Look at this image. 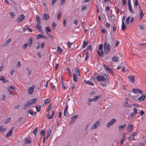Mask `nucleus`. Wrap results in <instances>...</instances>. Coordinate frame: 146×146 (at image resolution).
I'll return each instance as SVG.
<instances>
[{
    "mask_svg": "<svg viewBox=\"0 0 146 146\" xmlns=\"http://www.w3.org/2000/svg\"><path fill=\"white\" fill-rule=\"evenodd\" d=\"M109 78L108 75L104 73H103L102 75H98L96 77V79L98 81L102 82L105 81H108Z\"/></svg>",
    "mask_w": 146,
    "mask_h": 146,
    "instance_id": "f257e3e1",
    "label": "nucleus"
},
{
    "mask_svg": "<svg viewBox=\"0 0 146 146\" xmlns=\"http://www.w3.org/2000/svg\"><path fill=\"white\" fill-rule=\"evenodd\" d=\"M36 100L37 99L36 98L30 100L25 104L23 107V109H25L31 105L35 104L36 102Z\"/></svg>",
    "mask_w": 146,
    "mask_h": 146,
    "instance_id": "f03ea898",
    "label": "nucleus"
},
{
    "mask_svg": "<svg viewBox=\"0 0 146 146\" xmlns=\"http://www.w3.org/2000/svg\"><path fill=\"white\" fill-rule=\"evenodd\" d=\"M104 48L105 53L107 54L110 51V44H108L106 42L104 44Z\"/></svg>",
    "mask_w": 146,
    "mask_h": 146,
    "instance_id": "7ed1b4c3",
    "label": "nucleus"
},
{
    "mask_svg": "<svg viewBox=\"0 0 146 146\" xmlns=\"http://www.w3.org/2000/svg\"><path fill=\"white\" fill-rule=\"evenodd\" d=\"M100 124V122L98 121H97L95 123L94 125L92 126L91 127L90 129L91 130L95 129L97 128L99 126Z\"/></svg>",
    "mask_w": 146,
    "mask_h": 146,
    "instance_id": "20e7f679",
    "label": "nucleus"
},
{
    "mask_svg": "<svg viewBox=\"0 0 146 146\" xmlns=\"http://www.w3.org/2000/svg\"><path fill=\"white\" fill-rule=\"evenodd\" d=\"M116 121V119H111L110 122L107 123L106 127L108 128H109Z\"/></svg>",
    "mask_w": 146,
    "mask_h": 146,
    "instance_id": "39448f33",
    "label": "nucleus"
},
{
    "mask_svg": "<svg viewBox=\"0 0 146 146\" xmlns=\"http://www.w3.org/2000/svg\"><path fill=\"white\" fill-rule=\"evenodd\" d=\"M25 16L23 14L20 15L18 18L17 19V23H19L22 22L25 18Z\"/></svg>",
    "mask_w": 146,
    "mask_h": 146,
    "instance_id": "423d86ee",
    "label": "nucleus"
},
{
    "mask_svg": "<svg viewBox=\"0 0 146 146\" xmlns=\"http://www.w3.org/2000/svg\"><path fill=\"white\" fill-rule=\"evenodd\" d=\"M35 88V87L34 85L30 87L28 90V93L29 94H32Z\"/></svg>",
    "mask_w": 146,
    "mask_h": 146,
    "instance_id": "0eeeda50",
    "label": "nucleus"
},
{
    "mask_svg": "<svg viewBox=\"0 0 146 146\" xmlns=\"http://www.w3.org/2000/svg\"><path fill=\"white\" fill-rule=\"evenodd\" d=\"M146 96L145 95H142L140 97L137 98V100H136V102L138 101L139 102H141L143 101L144 99L145 98Z\"/></svg>",
    "mask_w": 146,
    "mask_h": 146,
    "instance_id": "6e6552de",
    "label": "nucleus"
},
{
    "mask_svg": "<svg viewBox=\"0 0 146 146\" xmlns=\"http://www.w3.org/2000/svg\"><path fill=\"white\" fill-rule=\"evenodd\" d=\"M49 18V16L46 14H44L43 15L42 19L43 20L46 21Z\"/></svg>",
    "mask_w": 146,
    "mask_h": 146,
    "instance_id": "1a4fd4ad",
    "label": "nucleus"
},
{
    "mask_svg": "<svg viewBox=\"0 0 146 146\" xmlns=\"http://www.w3.org/2000/svg\"><path fill=\"white\" fill-rule=\"evenodd\" d=\"M132 90L133 92L135 93H138L139 94H143V92L141 90L136 88L133 89Z\"/></svg>",
    "mask_w": 146,
    "mask_h": 146,
    "instance_id": "9d476101",
    "label": "nucleus"
},
{
    "mask_svg": "<svg viewBox=\"0 0 146 146\" xmlns=\"http://www.w3.org/2000/svg\"><path fill=\"white\" fill-rule=\"evenodd\" d=\"M128 78L130 82L133 83L135 82V78L134 76L133 75L129 76Z\"/></svg>",
    "mask_w": 146,
    "mask_h": 146,
    "instance_id": "9b49d317",
    "label": "nucleus"
},
{
    "mask_svg": "<svg viewBox=\"0 0 146 146\" xmlns=\"http://www.w3.org/2000/svg\"><path fill=\"white\" fill-rule=\"evenodd\" d=\"M36 27L40 32H43V31L41 29L42 27L40 25V24H37L36 25Z\"/></svg>",
    "mask_w": 146,
    "mask_h": 146,
    "instance_id": "f8f14e48",
    "label": "nucleus"
},
{
    "mask_svg": "<svg viewBox=\"0 0 146 146\" xmlns=\"http://www.w3.org/2000/svg\"><path fill=\"white\" fill-rule=\"evenodd\" d=\"M126 127V125L125 124H124L122 125H119L118 127V129L119 131L122 130L123 129Z\"/></svg>",
    "mask_w": 146,
    "mask_h": 146,
    "instance_id": "ddd939ff",
    "label": "nucleus"
},
{
    "mask_svg": "<svg viewBox=\"0 0 146 146\" xmlns=\"http://www.w3.org/2000/svg\"><path fill=\"white\" fill-rule=\"evenodd\" d=\"M133 128V125L131 124L129 125L127 127V130L129 132L132 131Z\"/></svg>",
    "mask_w": 146,
    "mask_h": 146,
    "instance_id": "4468645a",
    "label": "nucleus"
},
{
    "mask_svg": "<svg viewBox=\"0 0 146 146\" xmlns=\"http://www.w3.org/2000/svg\"><path fill=\"white\" fill-rule=\"evenodd\" d=\"M11 41V38H9V39L6 40L5 43L3 44V46H7L9 43Z\"/></svg>",
    "mask_w": 146,
    "mask_h": 146,
    "instance_id": "2eb2a0df",
    "label": "nucleus"
},
{
    "mask_svg": "<svg viewBox=\"0 0 146 146\" xmlns=\"http://www.w3.org/2000/svg\"><path fill=\"white\" fill-rule=\"evenodd\" d=\"M134 112L131 114H130V116L131 117H132L136 114L137 112V110L135 108H134L133 109Z\"/></svg>",
    "mask_w": 146,
    "mask_h": 146,
    "instance_id": "dca6fc26",
    "label": "nucleus"
},
{
    "mask_svg": "<svg viewBox=\"0 0 146 146\" xmlns=\"http://www.w3.org/2000/svg\"><path fill=\"white\" fill-rule=\"evenodd\" d=\"M1 78H0V80L3 83H7L8 82V81L6 79H5L4 77L3 76H1Z\"/></svg>",
    "mask_w": 146,
    "mask_h": 146,
    "instance_id": "f3484780",
    "label": "nucleus"
},
{
    "mask_svg": "<svg viewBox=\"0 0 146 146\" xmlns=\"http://www.w3.org/2000/svg\"><path fill=\"white\" fill-rule=\"evenodd\" d=\"M36 20L37 22V24H40L41 19L38 16H36Z\"/></svg>",
    "mask_w": 146,
    "mask_h": 146,
    "instance_id": "a211bd4d",
    "label": "nucleus"
},
{
    "mask_svg": "<svg viewBox=\"0 0 146 146\" xmlns=\"http://www.w3.org/2000/svg\"><path fill=\"white\" fill-rule=\"evenodd\" d=\"M140 8V18L139 20H140L141 18L143 17L144 15V14L143 13V11L141 10V7L140 6H139Z\"/></svg>",
    "mask_w": 146,
    "mask_h": 146,
    "instance_id": "6ab92c4d",
    "label": "nucleus"
},
{
    "mask_svg": "<svg viewBox=\"0 0 146 146\" xmlns=\"http://www.w3.org/2000/svg\"><path fill=\"white\" fill-rule=\"evenodd\" d=\"M12 134V130H10L9 132L7 133L5 137L6 138H8L10 137Z\"/></svg>",
    "mask_w": 146,
    "mask_h": 146,
    "instance_id": "aec40b11",
    "label": "nucleus"
},
{
    "mask_svg": "<svg viewBox=\"0 0 146 146\" xmlns=\"http://www.w3.org/2000/svg\"><path fill=\"white\" fill-rule=\"evenodd\" d=\"M25 144H29L31 143V140L30 139H29L28 138H26L25 139Z\"/></svg>",
    "mask_w": 146,
    "mask_h": 146,
    "instance_id": "412c9836",
    "label": "nucleus"
},
{
    "mask_svg": "<svg viewBox=\"0 0 146 146\" xmlns=\"http://www.w3.org/2000/svg\"><path fill=\"white\" fill-rule=\"evenodd\" d=\"M54 115V111H53L52 112L51 114L50 115H49V114L47 115H46V117L47 119H52Z\"/></svg>",
    "mask_w": 146,
    "mask_h": 146,
    "instance_id": "4be33fe9",
    "label": "nucleus"
},
{
    "mask_svg": "<svg viewBox=\"0 0 146 146\" xmlns=\"http://www.w3.org/2000/svg\"><path fill=\"white\" fill-rule=\"evenodd\" d=\"M75 72L77 74V76H80V73L79 70L77 68H75L74 69Z\"/></svg>",
    "mask_w": 146,
    "mask_h": 146,
    "instance_id": "5701e85b",
    "label": "nucleus"
},
{
    "mask_svg": "<svg viewBox=\"0 0 146 146\" xmlns=\"http://www.w3.org/2000/svg\"><path fill=\"white\" fill-rule=\"evenodd\" d=\"M101 97V95H100L98 96H94V102L98 100Z\"/></svg>",
    "mask_w": 146,
    "mask_h": 146,
    "instance_id": "b1692460",
    "label": "nucleus"
},
{
    "mask_svg": "<svg viewBox=\"0 0 146 146\" xmlns=\"http://www.w3.org/2000/svg\"><path fill=\"white\" fill-rule=\"evenodd\" d=\"M28 43L30 47L33 44V39L32 38H30L28 40Z\"/></svg>",
    "mask_w": 146,
    "mask_h": 146,
    "instance_id": "393cba45",
    "label": "nucleus"
},
{
    "mask_svg": "<svg viewBox=\"0 0 146 146\" xmlns=\"http://www.w3.org/2000/svg\"><path fill=\"white\" fill-rule=\"evenodd\" d=\"M78 77L76 75L75 73L73 74V80L75 82H77V81Z\"/></svg>",
    "mask_w": 146,
    "mask_h": 146,
    "instance_id": "a878e982",
    "label": "nucleus"
},
{
    "mask_svg": "<svg viewBox=\"0 0 146 146\" xmlns=\"http://www.w3.org/2000/svg\"><path fill=\"white\" fill-rule=\"evenodd\" d=\"M121 29L123 31H124L126 29V26L123 23V21H122V25H121Z\"/></svg>",
    "mask_w": 146,
    "mask_h": 146,
    "instance_id": "bb28decb",
    "label": "nucleus"
},
{
    "mask_svg": "<svg viewBox=\"0 0 146 146\" xmlns=\"http://www.w3.org/2000/svg\"><path fill=\"white\" fill-rule=\"evenodd\" d=\"M56 51L58 53L60 54L62 52V49L59 47H58Z\"/></svg>",
    "mask_w": 146,
    "mask_h": 146,
    "instance_id": "cd10ccee",
    "label": "nucleus"
},
{
    "mask_svg": "<svg viewBox=\"0 0 146 146\" xmlns=\"http://www.w3.org/2000/svg\"><path fill=\"white\" fill-rule=\"evenodd\" d=\"M44 38V36H42V35L39 34H38L37 35V37L36 38V39H38L40 38Z\"/></svg>",
    "mask_w": 146,
    "mask_h": 146,
    "instance_id": "c85d7f7f",
    "label": "nucleus"
},
{
    "mask_svg": "<svg viewBox=\"0 0 146 146\" xmlns=\"http://www.w3.org/2000/svg\"><path fill=\"white\" fill-rule=\"evenodd\" d=\"M130 12L131 13L133 14L134 13V11L133 10V9L131 6H128Z\"/></svg>",
    "mask_w": 146,
    "mask_h": 146,
    "instance_id": "c756f323",
    "label": "nucleus"
},
{
    "mask_svg": "<svg viewBox=\"0 0 146 146\" xmlns=\"http://www.w3.org/2000/svg\"><path fill=\"white\" fill-rule=\"evenodd\" d=\"M97 53L99 55L100 57H102L103 55V52L102 51H101L100 52L99 51V50L97 51Z\"/></svg>",
    "mask_w": 146,
    "mask_h": 146,
    "instance_id": "7c9ffc66",
    "label": "nucleus"
},
{
    "mask_svg": "<svg viewBox=\"0 0 146 146\" xmlns=\"http://www.w3.org/2000/svg\"><path fill=\"white\" fill-rule=\"evenodd\" d=\"M112 60L114 62H117L118 60V59L116 56H113L112 58Z\"/></svg>",
    "mask_w": 146,
    "mask_h": 146,
    "instance_id": "2f4dec72",
    "label": "nucleus"
},
{
    "mask_svg": "<svg viewBox=\"0 0 146 146\" xmlns=\"http://www.w3.org/2000/svg\"><path fill=\"white\" fill-rule=\"evenodd\" d=\"M61 16V12H59L57 15V19L59 20L60 19V17Z\"/></svg>",
    "mask_w": 146,
    "mask_h": 146,
    "instance_id": "473e14b6",
    "label": "nucleus"
},
{
    "mask_svg": "<svg viewBox=\"0 0 146 146\" xmlns=\"http://www.w3.org/2000/svg\"><path fill=\"white\" fill-rule=\"evenodd\" d=\"M38 131V127H36L35 129L33 130V133L34 134V135H35L37 132Z\"/></svg>",
    "mask_w": 146,
    "mask_h": 146,
    "instance_id": "72a5a7b5",
    "label": "nucleus"
},
{
    "mask_svg": "<svg viewBox=\"0 0 146 146\" xmlns=\"http://www.w3.org/2000/svg\"><path fill=\"white\" fill-rule=\"evenodd\" d=\"M88 42H87L86 41H84L83 42V44H82V47H83V48H84L88 44Z\"/></svg>",
    "mask_w": 146,
    "mask_h": 146,
    "instance_id": "f704fd0d",
    "label": "nucleus"
},
{
    "mask_svg": "<svg viewBox=\"0 0 146 146\" xmlns=\"http://www.w3.org/2000/svg\"><path fill=\"white\" fill-rule=\"evenodd\" d=\"M46 132V131L42 129L41 130L40 132V135H43L44 136L45 135V133Z\"/></svg>",
    "mask_w": 146,
    "mask_h": 146,
    "instance_id": "c9c22d12",
    "label": "nucleus"
},
{
    "mask_svg": "<svg viewBox=\"0 0 146 146\" xmlns=\"http://www.w3.org/2000/svg\"><path fill=\"white\" fill-rule=\"evenodd\" d=\"M85 83L88 85H92L93 86V83L91 82H90L89 81H86L85 80Z\"/></svg>",
    "mask_w": 146,
    "mask_h": 146,
    "instance_id": "e433bc0d",
    "label": "nucleus"
},
{
    "mask_svg": "<svg viewBox=\"0 0 146 146\" xmlns=\"http://www.w3.org/2000/svg\"><path fill=\"white\" fill-rule=\"evenodd\" d=\"M102 65L104 67L105 69L106 70H107L110 68H109L108 66L106 64H102Z\"/></svg>",
    "mask_w": 146,
    "mask_h": 146,
    "instance_id": "4c0bfd02",
    "label": "nucleus"
},
{
    "mask_svg": "<svg viewBox=\"0 0 146 146\" xmlns=\"http://www.w3.org/2000/svg\"><path fill=\"white\" fill-rule=\"evenodd\" d=\"M50 101V99L49 98H47L46 99L44 100V103L45 104H46L47 103H49Z\"/></svg>",
    "mask_w": 146,
    "mask_h": 146,
    "instance_id": "58836bf2",
    "label": "nucleus"
},
{
    "mask_svg": "<svg viewBox=\"0 0 146 146\" xmlns=\"http://www.w3.org/2000/svg\"><path fill=\"white\" fill-rule=\"evenodd\" d=\"M124 105L128 108H130L131 107V105L129 104L127 101L124 104Z\"/></svg>",
    "mask_w": 146,
    "mask_h": 146,
    "instance_id": "ea45409f",
    "label": "nucleus"
},
{
    "mask_svg": "<svg viewBox=\"0 0 146 146\" xmlns=\"http://www.w3.org/2000/svg\"><path fill=\"white\" fill-rule=\"evenodd\" d=\"M35 108L36 109V111L38 112H39L40 110L41 107L40 106L37 105L36 106Z\"/></svg>",
    "mask_w": 146,
    "mask_h": 146,
    "instance_id": "a19ab883",
    "label": "nucleus"
},
{
    "mask_svg": "<svg viewBox=\"0 0 146 146\" xmlns=\"http://www.w3.org/2000/svg\"><path fill=\"white\" fill-rule=\"evenodd\" d=\"M28 45V43H26L23 44L22 46V47L23 49H25L27 47Z\"/></svg>",
    "mask_w": 146,
    "mask_h": 146,
    "instance_id": "79ce46f5",
    "label": "nucleus"
},
{
    "mask_svg": "<svg viewBox=\"0 0 146 146\" xmlns=\"http://www.w3.org/2000/svg\"><path fill=\"white\" fill-rule=\"evenodd\" d=\"M26 70L27 71L29 75H30L31 73L32 70L30 69L29 68H27Z\"/></svg>",
    "mask_w": 146,
    "mask_h": 146,
    "instance_id": "37998d69",
    "label": "nucleus"
},
{
    "mask_svg": "<svg viewBox=\"0 0 146 146\" xmlns=\"http://www.w3.org/2000/svg\"><path fill=\"white\" fill-rule=\"evenodd\" d=\"M50 87L52 88V89L53 90H55V87L53 85V84L52 83H50Z\"/></svg>",
    "mask_w": 146,
    "mask_h": 146,
    "instance_id": "c03bdc74",
    "label": "nucleus"
},
{
    "mask_svg": "<svg viewBox=\"0 0 146 146\" xmlns=\"http://www.w3.org/2000/svg\"><path fill=\"white\" fill-rule=\"evenodd\" d=\"M68 108V106L67 104H66V105L65 106V108L64 109V114H66V111H67Z\"/></svg>",
    "mask_w": 146,
    "mask_h": 146,
    "instance_id": "a18cd8bd",
    "label": "nucleus"
},
{
    "mask_svg": "<svg viewBox=\"0 0 146 146\" xmlns=\"http://www.w3.org/2000/svg\"><path fill=\"white\" fill-rule=\"evenodd\" d=\"M89 53L88 52H87L86 54V55L85 57V59L87 60L88 58H89Z\"/></svg>",
    "mask_w": 146,
    "mask_h": 146,
    "instance_id": "49530a36",
    "label": "nucleus"
},
{
    "mask_svg": "<svg viewBox=\"0 0 146 146\" xmlns=\"http://www.w3.org/2000/svg\"><path fill=\"white\" fill-rule=\"evenodd\" d=\"M139 27L140 28L141 30H143L144 28V25L142 24H140L139 25Z\"/></svg>",
    "mask_w": 146,
    "mask_h": 146,
    "instance_id": "de8ad7c7",
    "label": "nucleus"
},
{
    "mask_svg": "<svg viewBox=\"0 0 146 146\" xmlns=\"http://www.w3.org/2000/svg\"><path fill=\"white\" fill-rule=\"evenodd\" d=\"M117 28V25L115 24H114L113 26V31H115L116 30Z\"/></svg>",
    "mask_w": 146,
    "mask_h": 146,
    "instance_id": "09e8293b",
    "label": "nucleus"
},
{
    "mask_svg": "<svg viewBox=\"0 0 146 146\" xmlns=\"http://www.w3.org/2000/svg\"><path fill=\"white\" fill-rule=\"evenodd\" d=\"M128 139L129 140H133L134 139V137L132 135H131L130 137H128Z\"/></svg>",
    "mask_w": 146,
    "mask_h": 146,
    "instance_id": "8fccbe9b",
    "label": "nucleus"
},
{
    "mask_svg": "<svg viewBox=\"0 0 146 146\" xmlns=\"http://www.w3.org/2000/svg\"><path fill=\"white\" fill-rule=\"evenodd\" d=\"M130 18L129 17H128L126 19V22L127 24H129V22L130 21Z\"/></svg>",
    "mask_w": 146,
    "mask_h": 146,
    "instance_id": "3c124183",
    "label": "nucleus"
},
{
    "mask_svg": "<svg viewBox=\"0 0 146 146\" xmlns=\"http://www.w3.org/2000/svg\"><path fill=\"white\" fill-rule=\"evenodd\" d=\"M7 88L9 89L10 90H15V87L13 86H10L9 87Z\"/></svg>",
    "mask_w": 146,
    "mask_h": 146,
    "instance_id": "603ef678",
    "label": "nucleus"
},
{
    "mask_svg": "<svg viewBox=\"0 0 146 146\" xmlns=\"http://www.w3.org/2000/svg\"><path fill=\"white\" fill-rule=\"evenodd\" d=\"M46 33L47 34V35H48L49 37L50 38H51L52 40L53 39V37L51 35H50L49 34H48L47 33Z\"/></svg>",
    "mask_w": 146,
    "mask_h": 146,
    "instance_id": "864d4df0",
    "label": "nucleus"
},
{
    "mask_svg": "<svg viewBox=\"0 0 146 146\" xmlns=\"http://www.w3.org/2000/svg\"><path fill=\"white\" fill-rule=\"evenodd\" d=\"M56 27V25L55 24V23L53 22L52 23V25L51 26L52 28V29H54Z\"/></svg>",
    "mask_w": 146,
    "mask_h": 146,
    "instance_id": "5fc2aeb1",
    "label": "nucleus"
},
{
    "mask_svg": "<svg viewBox=\"0 0 146 146\" xmlns=\"http://www.w3.org/2000/svg\"><path fill=\"white\" fill-rule=\"evenodd\" d=\"M7 89L9 91V93L10 95H14V94L12 92V91L11 90L7 88Z\"/></svg>",
    "mask_w": 146,
    "mask_h": 146,
    "instance_id": "6e6d98bb",
    "label": "nucleus"
},
{
    "mask_svg": "<svg viewBox=\"0 0 146 146\" xmlns=\"http://www.w3.org/2000/svg\"><path fill=\"white\" fill-rule=\"evenodd\" d=\"M107 71L109 72H110L111 74H113V70L111 69L110 68H109Z\"/></svg>",
    "mask_w": 146,
    "mask_h": 146,
    "instance_id": "4d7b16f0",
    "label": "nucleus"
},
{
    "mask_svg": "<svg viewBox=\"0 0 146 146\" xmlns=\"http://www.w3.org/2000/svg\"><path fill=\"white\" fill-rule=\"evenodd\" d=\"M46 31L50 33L51 32V30L50 28L49 27H46Z\"/></svg>",
    "mask_w": 146,
    "mask_h": 146,
    "instance_id": "13d9d810",
    "label": "nucleus"
},
{
    "mask_svg": "<svg viewBox=\"0 0 146 146\" xmlns=\"http://www.w3.org/2000/svg\"><path fill=\"white\" fill-rule=\"evenodd\" d=\"M29 113L31 115H34V113L33 111L31 110H29L28 111Z\"/></svg>",
    "mask_w": 146,
    "mask_h": 146,
    "instance_id": "bf43d9fd",
    "label": "nucleus"
},
{
    "mask_svg": "<svg viewBox=\"0 0 146 146\" xmlns=\"http://www.w3.org/2000/svg\"><path fill=\"white\" fill-rule=\"evenodd\" d=\"M125 138H122L120 141V143L121 145H122L123 144V141L125 140Z\"/></svg>",
    "mask_w": 146,
    "mask_h": 146,
    "instance_id": "052dcab7",
    "label": "nucleus"
},
{
    "mask_svg": "<svg viewBox=\"0 0 146 146\" xmlns=\"http://www.w3.org/2000/svg\"><path fill=\"white\" fill-rule=\"evenodd\" d=\"M139 3H138V0H135L134 3V5L135 6V7H137Z\"/></svg>",
    "mask_w": 146,
    "mask_h": 146,
    "instance_id": "680f3d73",
    "label": "nucleus"
},
{
    "mask_svg": "<svg viewBox=\"0 0 146 146\" xmlns=\"http://www.w3.org/2000/svg\"><path fill=\"white\" fill-rule=\"evenodd\" d=\"M11 119H6L5 121L4 122V123L7 124L9 123Z\"/></svg>",
    "mask_w": 146,
    "mask_h": 146,
    "instance_id": "e2e57ef3",
    "label": "nucleus"
},
{
    "mask_svg": "<svg viewBox=\"0 0 146 146\" xmlns=\"http://www.w3.org/2000/svg\"><path fill=\"white\" fill-rule=\"evenodd\" d=\"M103 45L102 44L99 45L98 47V49L100 50H102V49Z\"/></svg>",
    "mask_w": 146,
    "mask_h": 146,
    "instance_id": "0e129e2a",
    "label": "nucleus"
},
{
    "mask_svg": "<svg viewBox=\"0 0 146 146\" xmlns=\"http://www.w3.org/2000/svg\"><path fill=\"white\" fill-rule=\"evenodd\" d=\"M21 62L20 61H18V62L17 64V66L18 67H20L21 66Z\"/></svg>",
    "mask_w": 146,
    "mask_h": 146,
    "instance_id": "69168bd1",
    "label": "nucleus"
},
{
    "mask_svg": "<svg viewBox=\"0 0 146 146\" xmlns=\"http://www.w3.org/2000/svg\"><path fill=\"white\" fill-rule=\"evenodd\" d=\"M110 24L109 23H107L106 24L105 26L106 27L109 28L110 27Z\"/></svg>",
    "mask_w": 146,
    "mask_h": 146,
    "instance_id": "338daca9",
    "label": "nucleus"
},
{
    "mask_svg": "<svg viewBox=\"0 0 146 146\" xmlns=\"http://www.w3.org/2000/svg\"><path fill=\"white\" fill-rule=\"evenodd\" d=\"M10 15L11 16V18H13L15 17V15L13 13L10 12Z\"/></svg>",
    "mask_w": 146,
    "mask_h": 146,
    "instance_id": "774afa93",
    "label": "nucleus"
}]
</instances>
